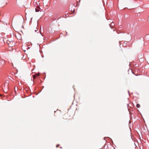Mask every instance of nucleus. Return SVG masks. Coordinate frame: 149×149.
Segmentation results:
<instances>
[{"label":"nucleus","instance_id":"2","mask_svg":"<svg viewBox=\"0 0 149 149\" xmlns=\"http://www.w3.org/2000/svg\"><path fill=\"white\" fill-rule=\"evenodd\" d=\"M4 65V61L3 62L2 61H0V67H2Z\"/></svg>","mask_w":149,"mask_h":149},{"label":"nucleus","instance_id":"7","mask_svg":"<svg viewBox=\"0 0 149 149\" xmlns=\"http://www.w3.org/2000/svg\"><path fill=\"white\" fill-rule=\"evenodd\" d=\"M59 146V144L57 145L56 146V147H58Z\"/></svg>","mask_w":149,"mask_h":149},{"label":"nucleus","instance_id":"4","mask_svg":"<svg viewBox=\"0 0 149 149\" xmlns=\"http://www.w3.org/2000/svg\"><path fill=\"white\" fill-rule=\"evenodd\" d=\"M136 106L137 108H139L140 107V105L139 104H137Z\"/></svg>","mask_w":149,"mask_h":149},{"label":"nucleus","instance_id":"1","mask_svg":"<svg viewBox=\"0 0 149 149\" xmlns=\"http://www.w3.org/2000/svg\"><path fill=\"white\" fill-rule=\"evenodd\" d=\"M7 43L10 47H12L15 45V43L12 40H8L7 41Z\"/></svg>","mask_w":149,"mask_h":149},{"label":"nucleus","instance_id":"8","mask_svg":"<svg viewBox=\"0 0 149 149\" xmlns=\"http://www.w3.org/2000/svg\"><path fill=\"white\" fill-rule=\"evenodd\" d=\"M37 31V30L36 29L35 30V31Z\"/></svg>","mask_w":149,"mask_h":149},{"label":"nucleus","instance_id":"3","mask_svg":"<svg viewBox=\"0 0 149 149\" xmlns=\"http://www.w3.org/2000/svg\"><path fill=\"white\" fill-rule=\"evenodd\" d=\"M38 76V74H35L33 76V78L34 79H35L36 77L37 76Z\"/></svg>","mask_w":149,"mask_h":149},{"label":"nucleus","instance_id":"9","mask_svg":"<svg viewBox=\"0 0 149 149\" xmlns=\"http://www.w3.org/2000/svg\"><path fill=\"white\" fill-rule=\"evenodd\" d=\"M1 96V94H0V96Z\"/></svg>","mask_w":149,"mask_h":149},{"label":"nucleus","instance_id":"5","mask_svg":"<svg viewBox=\"0 0 149 149\" xmlns=\"http://www.w3.org/2000/svg\"><path fill=\"white\" fill-rule=\"evenodd\" d=\"M39 10H38L37 9H36V12H39Z\"/></svg>","mask_w":149,"mask_h":149},{"label":"nucleus","instance_id":"6","mask_svg":"<svg viewBox=\"0 0 149 149\" xmlns=\"http://www.w3.org/2000/svg\"><path fill=\"white\" fill-rule=\"evenodd\" d=\"M113 25V23H111V24H110V27H111V25H112H112Z\"/></svg>","mask_w":149,"mask_h":149}]
</instances>
